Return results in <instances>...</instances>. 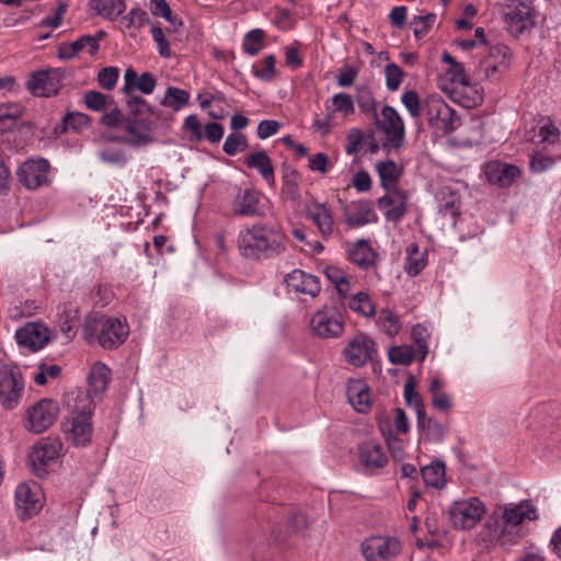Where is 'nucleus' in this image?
<instances>
[{"instance_id": "19", "label": "nucleus", "mask_w": 561, "mask_h": 561, "mask_svg": "<svg viewBox=\"0 0 561 561\" xmlns=\"http://www.w3.org/2000/svg\"><path fill=\"white\" fill-rule=\"evenodd\" d=\"M375 354V342L363 333L356 334L344 348L346 360L355 367L365 365L368 360L374 358Z\"/></svg>"}, {"instance_id": "26", "label": "nucleus", "mask_w": 561, "mask_h": 561, "mask_svg": "<svg viewBox=\"0 0 561 561\" xmlns=\"http://www.w3.org/2000/svg\"><path fill=\"white\" fill-rule=\"evenodd\" d=\"M124 87L122 91L126 94H130L134 90H139L144 94H150L153 92L157 80L150 72H144L138 76L135 69L127 68L124 75Z\"/></svg>"}, {"instance_id": "1", "label": "nucleus", "mask_w": 561, "mask_h": 561, "mask_svg": "<svg viewBox=\"0 0 561 561\" xmlns=\"http://www.w3.org/2000/svg\"><path fill=\"white\" fill-rule=\"evenodd\" d=\"M67 407L69 417L64 422V433L69 442L77 447H85L91 443L92 424L91 415L94 410V403L89 394L82 391H72L67 396Z\"/></svg>"}, {"instance_id": "60", "label": "nucleus", "mask_w": 561, "mask_h": 561, "mask_svg": "<svg viewBox=\"0 0 561 561\" xmlns=\"http://www.w3.org/2000/svg\"><path fill=\"white\" fill-rule=\"evenodd\" d=\"M275 61L274 55L266 56L263 59L264 67L262 69H254V76L264 81H271L275 75Z\"/></svg>"}, {"instance_id": "53", "label": "nucleus", "mask_w": 561, "mask_h": 561, "mask_svg": "<svg viewBox=\"0 0 561 561\" xmlns=\"http://www.w3.org/2000/svg\"><path fill=\"white\" fill-rule=\"evenodd\" d=\"M119 70L116 67L102 68L98 75L99 84L105 90H112L116 85Z\"/></svg>"}, {"instance_id": "23", "label": "nucleus", "mask_w": 561, "mask_h": 561, "mask_svg": "<svg viewBox=\"0 0 561 561\" xmlns=\"http://www.w3.org/2000/svg\"><path fill=\"white\" fill-rule=\"evenodd\" d=\"M288 288L299 294L317 297L321 290L319 278L301 270H294L285 277Z\"/></svg>"}, {"instance_id": "63", "label": "nucleus", "mask_w": 561, "mask_h": 561, "mask_svg": "<svg viewBox=\"0 0 561 561\" xmlns=\"http://www.w3.org/2000/svg\"><path fill=\"white\" fill-rule=\"evenodd\" d=\"M280 125L277 121L274 119H264L261 121L257 125V136L260 139H266L274 134H276L279 129Z\"/></svg>"}, {"instance_id": "35", "label": "nucleus", "mask_w": 561, "mask_h": 561, "mask_svg": "<svg viewBox=\"0 0 561 561\" xmlns=\"http://www.w3.org/2000/svg\"><path fill=\"white\" fill-rule=\"evenodd\" d=\"M91 9L110 21L116 20L126 9L124 0H90Z\"/></svg>"}, {"instance_id": "54", "label": "nucleus", "mask_w": 561, "mask_h": 561, "mask_svg": "<svg viewBox=\"0 0 561 561\" xmlns=\"http://www.w3.org/2000/svg\"><path fill=\"white\" fill-rule=\"evenodd\" d=\"M61 373V368L58 365H46L41 363L38 366V373L34 376L35 383L43 386L47 382V378H57Z\"/></svg>"}, {"instance_id": "64", "label": "nucleus", "mask_w": 561, "mask_h": 561, "mask_svg": "<svg viewBox=\"0 0 561 561\" xmlns=\"http://www.w3.org/2000/svg\"><path fill=\"white\" fill-rule=\"evenodd\" d=\"M432 405L439 412H449L453 408V402L449 394L442 391L431 396Z\"/></svg>"}, {"instance_id": "18", "label": "nucleus", "mask_w": 561, "mask_h": 561, "mask_svg": "<svg viewBox=\"0 0 561 561\" xmlns=\"http://www.w3.org/2000/svg\"><path fill=\"white\" fill-rule=\"evenodd\" d=\"M49 168L46 159H28L18 169L16 175L26 188L36 190L48 182Z\"/></svg>"}, {"instance_id": "48", "label": "nucleus", "mask_w": 561, "mask_h": 561, "mask_svg": "<svg viewBox=\"0 0 561 561\" xmlns=\"http://www.w3.org/2000/svg\"><path fill=\"white\" fill-rule=\"evenodd\" d=\"M404 71L394 62L387 64L385 67L386 87L389 91H397L404 78Z\"/></svg>"}, {"instance_id": "45", "label": "nucleus", "mask_w": 561, "mask_h": 561, "mask_svg": "<svg viewBox=\"0 0 561 561\" xmlns=\"http://www.w3.org/2000/svg\"><path fill=\"white\" fill-rule=\"evenodd\" d=\"M327 110L333 115L334 113H341L344 117L352 115L355 111L354 103L350 94L341 92L332 98V107L329 106Z\"/></svg>"}, {"instance_id": "56", "label": "nucleus", "mask_w": 561, "mask_h": 561, "mask_svg": "<svg viewBox=\"0 0 561 561\" xmlns=\"http://www.w3.org/2000/svg\"><path fill=\"white\" fill-rule=\"evenodd\" d=\"M554 163V159L549 157V156H546L545 153L540 152V151H536L533 153L531 158H530V169L531 171L534 172H543L546 170H548L549 168H551Z\"/></svg>"}, {"instance_id": "39", "label": "nucleus", "mask_w": 561, "mask_h": 561, "mask_svg": "<svg viewBox=\"0 0 561 561\" xmlns=\"http://www.w3.org/2000/svg\"><path fill=\"white\" fill-rule=\"evenodd\" d=\"M127 107L129 111V115L126 116V118H137L145 114H150L151 116H156L157 118H160L162 115V112L160 110H154L141 96H131L127 101Z\"/></svg>"}, {"instance_id": "21", "label": "nucleus", "mask_w": 561, "mask_h": 561, "mask_svg": "<svg viewBox=\"0 0 561 561\" xmlns=\"http://www.w3.org/2000/svg\"><path fill=\"white\" fill-rule=\"evenodd\" d=\"M378 208L383 211L388 220L399 221L407 211V195L402 190L389 188L378 199Z\"/></svg>"}, {"instance_id": "29", "label": "nucleus", "mask_w": 561, "mask_h": 561, "mask_svg": "<svg viewBox=\"0 0 561 561\" xmlns=\"http://www.w3.org/2000/svg\"><path fill=\"white\" fill-rule=\"evenodd\" d=\"M307 217L313 221L323 238L332 234L334 229V221L329 208L323 204L316 203L306 209Z\"/></svg>"}, {"instance_id": "46", "label": "nucleus", "mask_w": 561, "mask_h": 561, "mask_svg": "<svg viewBox=\"0 0 561 561\" xmlns=\"http://www.w3.org/2000/svg\"><path fill=\"white\" fill-rule=\"evenodd\" d=\"M265 33L260 28L248 32L243 38V49L251 56H255L263 47Z\"/></svg>"}, {"instance_id": "20", "label": "nucleus", "mask_w": 561, "mask_h": 561, "mask_svg": "<svg viewBox=\"0 0 561 561\" xmlns=\"http://www.w3.org/2000/svg\"><path fill=\"white\" fill-rule=\"evenodd\" d=\"M15 339L20 346L37 352L49 342L50 335L44 324L30 322L16 330Z\"/></svg>"}, {"instance_id": "30", "label": "nucleus", "mask_w": 561, "mask_h": 561, "mask_svg": "<svg viewBox=\"0 0 561 561\" xmlns=\"http://www.w3.org/2000/svg\"><path fill=\"white\" fill-rule=\"evenodd\" d=\"M244 164L249 169H255L262 178L268 183L274 184L275 172L271 158L264 150H259L244 158Z\"/></svg>"}, {"instance_id": "51", "label": "nucleus", "mask_w": 561, "mask_h": 561, "mask_svg": "<svg viewBox=\"0 0 561 561\" xmlns=\"http://www.w3.org/2000/svg\"><path fill=\"white\" fill-rule=\"evenodd\" d=\"M151 36L157 44L159 55L164 58H170L172 56L170 44L165 38L163 30L158 23L151 24Z\"/></svg>"}, {"instance_id": "50", "label": "nucleus", "mask_w": 561, "mask_h": 561, "mask_svg": "<svg viewBox=\"0 0 561 561\" xmlns=\"http://www.w3.org/2000/svg\"><path fill=\"white\" fill-rule=\"evenodd\" d=\"M411 336L414 343L416 344L419 351L421 352V360H424L428 353V330L422 324H416L412 328Z\"/></svg>"}, {"instance_id": "38", "label": "nucleus", "mask_w": 561, "mask_h": 561, "mask_svg": "<svg viewBox=\"0 0 561 561\" xmlns=\"http://www.w3.org/2000/svg\"><path fill=\"white\" fill-rule=\"evenodd\" d=\"M380 184L385 190L394 188L397 181L401 175V171L397 163L392 160L379 162L376 165Z\"/></svg>"}, {"instance_id": "10", "label": "nucleus", "mask_w": 561, "mask_h": 561, "mask_svg": "<svg viewBox=\"0 0 561 561\" xmlns=\"http://www.w3.org/2000/svg\"><path fill=\"white\" fill-rule=\"evenodd\" d=\"M448 513L454 526H476L485 516L486 506L479 497L472 496L455 501Z\"/></svg>"}, {"instance_id": "37", "label": "nucleus", "mask_w": 561, "mask_h": 561, "mask_svg": "<svg viewBox=\"0 0 561 561\" xmlns=\"http://www.w3.org/2000/svg\"><path fill=\"white\" fill-rule=\"evenodd\" d=\"M426 253L421 252L417 244L411 243L407 248L404 270L409 275L416 276L426 266Z\"/></svg>"}, {"instance_id": "61", "label": "nucleus", "mask_w": 561, "mask_h": 561, "mask_svg": "<svg viewBox=\"0 0 561 561\" xmlns=\"http://www.w3.org/2000/svg\"><path fill=\"white\" fill-rule=\"evenodd\" d=\"M225 128L216 122L207 123L204 127L203 135L209 142L216 144L224 137Z\"/></svg>"}, {"instance_id": "41", "label": "nucleus", "mask_w": 561, "mask_h": 561, "mask_svg": "<svg viewBox=\"0 0 561 561\" xmlns=\"http://www.w3.org/2000/svg\"><path fill=\"white\" fill-rule=\"evenodd\" d=\"M421 473L426 485L438 489L444 484L445 465L440 461H433L431 465L423 467Z\"/></svg>"}, {"instance_id": "42", "label": "nucleus", "mask_w": 561, "mask_h": 561, "mask_svg": "<svg viewBox=\"0 0 561 561\" xmlns=\"http://www.w3.org/2000/svg\"><path fill=\"white\" fill-rule=\"evenodd\" d=\"M417 428L423 431L425 439L435 443H442L446 435V426L435 419H426V415L423 425L417 426Z\"/></svg>"}, {"instance_id": "12", "label": "nucleus", "mask_w": 561, "mask_h": 561, "mask_svg": "<svg viewBox=\"0 0 561 561\" xmlns=\"http://www.w3.org/2000/svg\"><path fill=\"white\" fill-rule=\"evenodd\" d=\"M380 116V118L378 116L376 117V126L385 133L390 147L393 149H400L403 147L405 129L400 114L394 107L385 105L381 110Z\"/></svg>"}, {"instance_id": "62", "label": "nucleus", "mask_w": 561, "mask_h": 561, "mask_svg": "<svg viewBox=\"0 0 561 561\" xmlns=\"http://www.w3.org/2000/svg\"><path fill=\"white\" fill-rule=\"evenodd\" d=\"M101 123L107 127H117L123 123L126 127V117L123 115L119 108L114 107L110 112L102 115Z\"/></svg>"}, {"instance_id": "13", "label": "nucleus", "mask_w": 561, "mask_h": 561, "mask_svg": "<svg viewBox=\"0 0 561 561\" xmlns=\"http://www.w3.org/2000/svg\"><path fill=\"white\" fill-rule=\"evenodd\" d=\"M59 405L51 399H42L27 410L28 428L42 433L57 420Z\"/></svg>"}, {"instance_id": "14", "label": "nucleus", "mask_w": 561, "mask_h": 561, "mask_svg": "<svg viewBox=\"0 0 561 561\" xmlns=\"http://www.w3.org/2000/svg\"><path fill=\"white\" fill-rule=\"evenodd\" d=\"M43 507V495L36 483H21L15 490V508L22 520L37 514Z\"/></svg>"}, {"instance_id": "34", "label": "nucleus", "mask_w": 561, "mask_h": 561, "mask_svg": "<svg viewBox=\"0 0 561 561\" xmlns=\"http://www.w3.org/2000/svg\"><path fill=\"white\" fill-rule=\"evenodd\" d=\"M282 172V194L289 201H298L300 198L299 172L289 165H284Z\"/></svg>"}, {"instance_id": "25", "label": "nucleus", "mask_w": 561, "mask_h": 561, "mask_svg": "<svg viewBox=\"0 0 561 561\" xmlns=\"http://www.w3.org/2000/svg\"><path fill=\"white\" fill-rule=\"evenodd\" d=\"M513 530L514 528H481L476 540L482 550H489L500 540H502V545L506 542L514 543L519 535L517 533L513 534Z\"/></svg>"}, {"instance_id": "43", "label": "nucleus", "mask_w": 561, "mask_h": 561, "mask_svg": "<svg viewBox=\"0 0 561 561\" xmlns=\"http://www.w3.org/2000/svg\"><path fill=\"white\" fill-rule=\"evenodd\" d=\"M347 305L351 310L364 317H373L375 314V306L367 293H357L351 298Z\"/></svg>"}, {"instance_id": "4", "label": "nucleus", "mask_w": 561, "mask_h": 561, "mask_svg": "<svg viewBox=\"0 0 561 561\" xmlns=\"http://www.w3.org/2000/svg\"><path fill=\"white\" fill-rule=\"evenodd\" d=\"M493 526H522L539 519V512L531 500L517 503H497L491 513Z\"/></svg>"}, {"instance_id": "9", "label": "nucleus", "mask_w": 561, "mask_h": 561, "mask_svg": "<svg viewBox=\"0 0 561 561\" xmlns=\"http://www.w3.org/2000/svg\"><path fill=\"white\" fill-rule=\"evenodd\" d=\"M312 333L320 339L339 337L344 330V320L335 306H324L310 320Z\"/></svg>"}, {"instance_id": "32", "label": "nucleus", "mask_w": 561, "mask_h": 561, "mask_svg": "<svg viewBox=\"0 0 561 561\" xmlns=\"http://www.w3.org/2000/svg\"><path fill=\"white\" fill-rule=\"evenodd\" d=\"M416 388V379L414 376L410 375L405 379L404 382V400L409 407H414L416 412V424L417 426H422L424 423L425 409L424 402L419 392L415 390Z\"/></svg>"}, {"instance_id": "44", "label": "nucleus", "mask_w": 561, "mask_h": 561, "mask_svg": "<svg viewBox=\"0 0 561 561\" xmlns=\"http://www.w3.org/2000/svg\"><path fill=\"white\" fill-rule=\"evenodd\" d=\"M389 360L394 365H410L414 357V348L409 345L392 346L388 351Z\"/></svg>"}, {"instance_id": "33", "label": "nucleus", "mask_w": 561, "mask_h": 561, "mask_svg": "<svg viewBox=\"0 0 561 561\" xmlns=\"http://www.w3.org/2000/svg\"><path fill=\"white\" fill-rule=\"evenodd\" d=\"M348 259L363 270L375 265L376 253L367 241L359 240L348 251Z\"/></svg>"}, {"instance_id": "36", "label": "nucleus", "mask_w": 561, "mask_h": 561, "mask_svg": "<svg viewBox=\"0 0 561 561\" xmlns=\"http://www.w3.org/2000/svg\"><path fill=\"white\" fill-rule=\"evenodd\" d=\"M89 122V116L83 113H67L61 122L54 128V133L56 135L65 134L68 130L79 133L88 127Z\"/></svg>"}, {"instance_id": "24", "label": "nucleus", "mask_w": 561, "mask_h": 561, "mask_svg": "<svg viewBox=\"0 0 561 561\" xmlns=\"http://www.w3.org/2000/svg\"><path fill=\"white\" fill-rule=\"evenodd\" d=\"M111 370L103 363H95L89 374L88 377V390L87 392H82L83 394H89V398L94 403V399H100L101 396L105 392L107 385L110 382Z\"/></svg>"}, {"instance_id": "47", "label": "nucleus", "mask_w": 561, "mask_h": 561, "mask_svg": "<svg viewBox=\"0 0 561 561\" xmlns=\"http://www.w3.org/2000/svg\"><path fill=\"white\" fill-rule=\"evenodd\" d=\"M248 148V140L243 134L231 133L226 138L222 150L228 156H234L239 151H244Z\"/></svg>"}, {"instance_id": "8", "label": "nucleus", "mask_w": 561, "mask_h": 561, "mask_svg": "<svg viewBox=\"0 0 561 561\" xmlns=\"http://www.w3.org/2000/svg\"><path fill=\"white\" fill-rule=\"evenodd\" d=\"M503 20L506 31L514 37H519L535 25L529 3L522 0H507Z\"/></svg>"}, {"instance_id": "55", "label": "nucleus", "mask_w": 561, "mask_h": 561, "mask_svg": "<svg viewBox=\"0 0 561 561\" xmlns=\"http://www.w3.org/2000/svg\"><path fill=\"white\" fill-rule=\"evenodd\" d=\"M84 104L93 111H101L107 106V98L99 91H88L84 94Z\"/></svg>"}, {"instance_id": "58", "label": "nucleus", "mask_w": 561, "mask_h": 561, "mask_svg": "<svg viewBox=\"0 0 561 561\" xmlns=\"http://www.w3.org/2000/svg\"><path fill=\"white\" fill-rule=\"evenodd\" d=\"M364 139V133L358 128H353L348 131L346 137L345 151L347 154H356L359 150V146Z\"/></svg>"}, {"instance_id": "17", "label": "nucleus", "mask_w": 561, "mask_h": 561, "mask_svg": "<svg viewBox=\"0 0 561 561\" xmlns=\"http://www.w3.org/2000/svg\"><path fill=\"white\" fill-rule=\"evenodd\" d=\"M62 443L56 437H46L32 448L30 461L33 470L39 476L45 472V466L60 457Z\"/></svg>"}, {"instance_id": "49", "label": "nucleus", "mask_w": 561, "mask_h": 561, "mask_svg": "<svg viewBox=\"0 0 561 561\" xmlns=\"http://www.w3.org/2000/svg\"><path fill=\"white\" fill-rule=\"evenodd\" d=\"M401 101L413 118H419L424 113V103H421L420 96L415 91L409 90L404 92Z\"/></svg>"}, {"instance_id": "11", "label": "nucleus", "mask_w": 561, "mask_h": 561, "mask_svg": "<svg viewBox=\"0 0 561 561\" xmlns=\"http://www.w3.org/2000/svg\"><path fill=\"white\" fill-rule=\"evenodd\" d=\"M401 542L391 536H371L360 545L366 561H391L401 552Z\"/></svg>"}, {"instance_id": "22", "label": "nucleus", "mask_w": 561, "mask_h": 561, "mask_svg": "<svg viewBox=\"0 0 561 561\" xmlns=\"http://www.w3.org/2000/svg\"><path fill=\"white\" fill-rule=\"evenodd\" d=\"M231 210L236 216H262L264 211L261 205L260 193L251 188L239 192L232 201Z\"/></svg>"}, {"instance_id": "27", "label": "nucleus", "mask_w": 561, "mask_h": 561, "mask_svg": "<svg viewBox=\"0 0 561 561\" xmlns=\"http://www.w3.org/2000/svg\"><path fill=\"white\" fill-rule=\"evenodd\" d=\"M485 175L491 183L510 186L520 175V170L515 165L491 162L486 164Z\"/></svg>"}, {"instance_id": "52", "label": "nucleus", "mask_w": 561, "mask_h": 561, "mask_svg": "<svg viewBox=\"0 0 561 561\" xmlns=\"http://www.w3.org/2000/svg\"><path fill=\"white\" fill-rule=\"evenodd\" d=\"M435 20L436 15L434 13H428L425 15H415L411 21V25H414V35L417 38L424 36L433 26Z\"/></svg>"}, {"instance_id": "31", "label": "nucleus", "mask_w": 561, "mask_h": 561, "mask_svg": "<svg viewBox=\"0 0 561 561\" xmlns=\"http://www.w3.org/2000/svg\"><path fill=\"white\" fill-rule=\"evenodd\" d=\"M347 398L353 408L359 413H366L370 408L369 389L360 380L348 383Z\"/></svg>"}, {"instance_id": "59", "label": "nucleus", "mask_w": 561, "mask_h": 561, "mask_svg": "<svg viewBox=\"0 0 561 561\" xmlns=\"http://www.w3.org/2000/svg\"><path fill=\"white\" fill-rule=\"evenodd\" d=\"M71 49L73 51L80 53L84 48H88L89 54L91 56L95 55L100 48V45L95 43V39L92 38L91 35H83L79 37L77 41L72 42Z\"/></svg>"}, {"instance_id": "2", "label": "nucleus", "mask_w": 561, "mask_h": 561, "mask_svg": "<svg viewBox=\"0 0 561 561\" xmlns=\"http://www.w3.org/2000/svg\"><path fill=\"white\" fill-rule=\"evenodd\" d=\"M240 253L249 259H267L284 251L283 233L268 225H253L238 237Z\"/></svg>"}, {"instance_id": "3", "label": "nucleus", "mask_w": 561, "mask_h": 561, "mask_svg": "<svg viewBox=\"0 0 561 561\" xmlns=\"http://www.w3.org/2000/svg\"><path fill=\"white\" fill-rule=\"evenodd\" d=\"M83 333L89 343L98 340L103 348L113 350L125 342L129 330L128 325L118 319L110 318L98 321L94 318L85 322Z\"/></svg>"}, {"instance_id": "6", "label": "nucleus", "mask_w": 561, "mask_h": 561, "mask_svg": "<svg viewBox=\"0 0 561 561\" xmlns=\"http://www.w3.org/2000/svg\"><path fill=\"white\" fill-rule=\"evenodd\" d=\"M424 114L428 124L444 134L453 133L459 125L456 111L439 95H431L424 101Z\"/></svg>"}, {"instance_id": "5", "label": "nucleus", "mask_w": 561, "mask_h": 561, "mask_svg": "<svg viewBox=\"0 0 561 561\" xmlns=\"http://www.w3.org/2000/svg\"><path fill=\"white\" fill-rule=\"evenodd\" d=\"M25 383L16 365H0V404L5 410L15 409L24 394Z\"/></svg>"}, {"instance_id": "40", "label": "nucleus", "mask_w": 561, "mask_h": 561, "mask_svg": "<svg viewBox=\"0 0 561 561\" xmlns=\"http://www.w3.org/2000/svg\"><path fill=\"white\" fill-rule=\"evenodd\" d=\"M190 93L185 90L175 87H169L161 101V105L172 107L174 111H180L188 104Z\"/></svg>"}, {"instance_id": "28", "label": "nucleus", "mask_w": 561, "mask_h": 561, "mask_svg": "<svg viewBox=\"0 0 561 561\" xmlns=\"http://www.w3.org/2000/svg\"><path fill=\"white\" fill-rule=\"evenodd\" d=\"M360 463L369 470L379 469L386 466L388 458L380 445L374 442H366L358 447Z\"/></svg>"}, {"instance_id": "16", "label": "nucleus", "mask_w": 561, "mask_h": 561, "mask_svg": "<svg viewBox=\"0 0 561 561\" xmlns=\"http://www.w3.org/2000/svg\"><path fill=\"white\" fill-rule=\"evenodd\" d=\"M64 71L48 69L33 73L27 81V89L35 96L49 98L56 95L62 85Z\"/></svg>"}, {"instance_id": "57", "label": "nucleus", "mask_w": 561, "mask_h": 561, "mask_svg": "<svg viewBox=\"0 0 561 561\" xmlns=\"http://www.w3.org/2000/svg\"><path fill=\"white\" fill-rule=\"evenodd\" d=\"M379 320L383 330L389 334H396L399 331L400 324L398 317L389 309H383L380 312Z\"/></svg>"}, {"instance_id": "7", "label": "nucleus", "mask_w": 561, "mask_h": 561, "mask_svg": "<svg viewBox=\"0 0 561 561\" xmlns=\"http://www.w3.org/2000/svg\"><path fill=\"white\" fill-rule=\"evenodd\" d=\"M160 118L145 114L137 118H126V133L115 138L116 141L129 145L131 147H142L154 141L153 129L158 126Z\"/></svg>"}, {"instance_id": "15", "label": "nucleus", "mask_w": 561, "mask_h": 561, "mask_svg": "<svg viewBox=\"0 0 561 561\" xmlns=\"http://www.w3.org/2000/svg\"><path fill=\"white\" fill-rule=\"evenodd\" d=\"M513 59L512 50L504 44L491 46L488 56L480 61L479 72L485 78L496 79V75L504 73L511 66Z\"/></svg>"}]
</instances>
